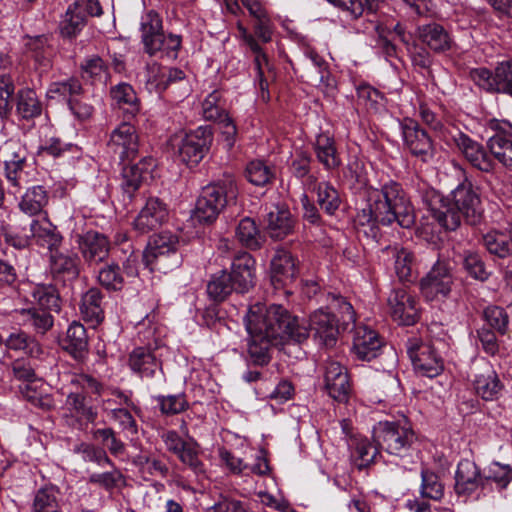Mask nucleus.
Masks as SVG:
<instances>
[{
  "label": "nucleus",
  "mask_w": 512,
  "mask_h": 512,
  "mask_svg": "<svg viewBox=\"0 0 512 512\" xmlns=\"http://www.w3.org/2000/svg\"><path fill=\"white\" fill-rule=\"evenodd\" d=\"M245 325L249 334L248 354L253 364L259 366L270 362L272 346L283 345L290 340L302 343L309 337L304 323L279 304L252 305L246 314Z\"/></svg>",
  "instance_id": "obj_1"
},
{
  "label": "nucleus",
  "mask_w": 512,
  "mask_h": 512,
  "mask_svg": "<svg viewBox=\"0 0 512 512\" xmlns=\"http://www.w3.org/2000/svg\"><path fill=\"white\" fill-rule=\"evenodd\" d=\"M393 222L409 229L416 222V214L402 185L389 180L380 189L370 190L367 203L356 214L355 223L359 232L378 242L381 235L379 223L390 225Z\"/></svg>",
  "instance_id": "obj_2"
},
{
  "label": "nucleus",
  "mask_w": 512,
  "mask_h": 512,
  "mask_svg": "<svg viewBox=\"0 0 512 512\" xmlns=\"http://www.w3.org/2000/svg\"><path fill=\"white\" fill-rule=\"evenodd\" d=\"M422 201L438 224L448 231H455L462 218L469 225H477L482 220L480 196L473 184L465 179L448 197L434 189L422 192Z\"/></svg>",
  "instance_id": "obj_3"
},
{
  "label": "nucleus",
  "mask_w": 512,
  "mask_h": 512,
  "mask_svg": "<svg viewBox=\"0 0 512 512\" xmlns=\"http://www.w3.org/2000/svg\"><path fill=\"white\" fill-rule=\"evenodd\" d=\"M238 195L235 179L231 175L212 182L202 188L195 205V218L200 223L214 222L230 201Z\"/></svg>",
  "instance_id": "obj_4"
},
{
  "label": "nucleus",
  "mask_w": 512,
  "mask_h": 512,
  "mask_svg": "<svg viewBox=\"0 0 512 512\" xmlns=\"http://www.w3.org/2000/svg\"><path fill=\"white\" fill-rule=\"evenodd\" d=\"M140 32L144 51L149 56L164 53L167 56L173 54L176 57L181 48V36L172 33L166 35L163 30L162 18L153 10L142 18Z\"/></svg>",
  "instance_id": "obj_5"
},
{
  "label": "nucleus",
  "mask_w": 512,
  "mask_h": 512,
  "mask_svg": "<svg viewBox=\"0 0 512 512\" xmlns=\"http://www.w3.org/2000/svg\"><path fill=\"white\" fill-rule=\"evenodd\" d=\"M416 440V434L408 424L380 421L373 428V441L390 455L407 456Z\"/></svg>",
  "instance_id": "obj_6"
},
{
  "label": "nucleus",
  "mask_w": 512,
  "mask_h": 512,
  "mask_svg": "<svg viewBox=\"0 0 512 512\" xmlns=\"http://www.w3.org/2000/svg\"><path fill=\"white\" fill-rule=\"evenodd\" d=\"M406 348L414 369L422 376L433 378L443 371L444 362L437 353L435 342H423L420 338L412 337L408 339Z\"/></svg>",
  "instance_id": "obj_7"
},
{
  "label": "nucleus",
  "mask_w": 512,
  "mask_h": 512,
  "mask_svg": "<svg viewBox=\"0 0 512 512\" xmlns=\"http://www.w3.org/2000/svg\"><path fill=\"white\" fill-rule=\"evenodd\" d=\"M454 284L452 268L449 262L437 260L429 272L420 279L419 289L427 301L449 296Z\"/></svg>",
  "instance_id": "obj_8"
},
{
  "label": "nucleus",
  "mask_w": 512,
  "mask_h": 512,
  "mask_svg": "<svg viewBox=\"0 0 512 512\" xmlns=\"http://www.w3.org/2000/svg\"><path fill=\"white\" fill-rule=\"evenodd\" d=\"M404 146L422 162L428 163L435 154L434 142L428 132L414 119L404 118L400 122Z\"/></svg>",
  "instance_id": "obj_9"
},
{
  "label": "nucleus",
  "mask_w": 512,
  "mask_h": 512,
  "mask_svg": "<svg viewBox=\"0 0 512 512\" xmlns=\"http://www.w3.org/2000/svg\"><path fill=\"white\" fill-rule=\"evenodd\" d=\"M108 152L121 163L132 162L139 153V136L134 125L122 122L110 134Z\"/></svg>",
  "instance_id": "obj_10"
},
{
  "label": "nucleus",
  "mask_w": 512,
  "mask_h": 512,
  "mask_svg": "<svg viewBox=\"0 0 512 512\" xmlns=\"http://www.w3.org/2000/svg\"><path fill=\"white\" fill-rule=\"evenodd\" d=\"M212 141L213 133L209 126H200L190 131L179 146L180 160L188 166H196L209 151Z\"/></svg>",
  "instance_id": "obj_11"
},
{
  "label": "nucleus",
  "mask_w": 512,
  "mask_h": 512,
  "mask_svg": "<svg viewBox=\"0 0 512 512\" xmlns=\"http://www.w3.org/2000/svg\"><path fill=\"white\" fill-rule=\"evenodd\" d=\"M49 271L56 284L70 286L80 276L81 259L77 253L59 249L49 253Z\"/></svg>",
  "instance_id": "obj_12"
},
{
  "label": "nucleus",
  "mask_w": 512,
  "mask_h": 512,
  "mask_svg": "<svg viewBox=\"0 0 512 512\" xmlns=\"http://www.w3.org/2000/svg\"><path fill=\"white\" fill-rule=\"evenodd\" d=\"M75 242L78 250L88 266L104 262L110 253L111 244L108 237L96 230H88L76 234Z\"/></svg>",
  "instance_id": "obj_13"
},
{
  "label": "nucleus",
  "mask_w": 512,
  "mask_h": 512,
  "mask_svg": "<svg viewBox=\"0 0 512 512\" xmlns=\"http://www.w3.org/2000/svg\"><path fill=\"white\" fill-rule=\"evenodd\" d=\"M451 140L472 167L485 173L494 170V160L481 143L459 130L451 135Z\"/></svg>",
  "instance_id": "obj_14"
},
{
  "label": "nucleus",
  "mask_w": 512,
  "mask_h": 512,
  "mask_svg": "<svg viewBox=\"0 0 512 512\" xmlns=\"http://www.w3.org/2000/svg\"><path fill=\"white\" fill-rule=\"evenodd\" d=\"M387 303L391 317L401 325H414L420 318L418 303L405 288H394Z\"/></svg>",
  "instance_id": "obj_15"
},
{
  "label": "nucleus",
  "mask_w": 512,
  "mask_h": 512,
  "mask_svg": "<svg viewBox=\"0 0 512 512\" xmlns=\"http://www.w3.org/2000/svg\"><path fill=\"white\" fill-rule=\"evenodd\" d=\"M298 274V264L292 253L279 248L270 261V280L275 289L292 284Z\"/></svg>",
  "instance_id": "obj_16"
},
{
  "label": "nucleus",
  "mask_w": 512,
  "mask_h": 512,
  "mask_svg": "<svg viewBox=\"0 0 512 512\" xmlns=\"http://www.w3.org/2000/svg\"><path fill=\"white\" fill-rule=\"evenodd\" d=\"M167 204L159 197H149L133 221V228L140 234L159 229L168 220Z\"/></svg>",
  "instance_id": "obj_17"
},
{
  "label": "nucleus",
  "mask_w": 512,
  "mask_h": 512,
  "mask_svg": "<svg viewBox=\"0 0 512 512\" xmlns=\"http://www.w3.org/2000/svg\"><path fill=\"white\" fill-rule=\"evenodd\" d=\"M153 166L154 160L146 157L134 164L131 162H128L127 164L123 163L120 188L123 193V200L125 204L132 203L136 192L141 187L146 175Z\"/></svg>",
  "instance_id": "obj_18"
},
{
  "label": "nucleus",
  "mask_w": 512,
  "mask_h": 512,
  "mask_svg": "<svg viewBox=\"0 0 512 512\" xmlns=\"http://www.w3.org/2000/svg\"><path fill=\"white\" fill-rule=\"evenodd\" d=\"M325 389L330 397L340 403H346L351 393V384L347 368L339 362L328 361L324 373Z\"/></svg>",
  "instance_id": "obj_19"
},
{
  "label": "nucleus",
  "mask_w": 512,
  "mask_h": 512,
  "mask_svg": "<svg viewBox=\"0 0 512 512\" xmlns=\"http://www.w3.org/2000/svg\"><path fill=\"white\" fill-rule=\"evenodd\" d=\"M255 264L253 256L246 251L234 256L231 272L228 275L231 277L237 293L248 292L254 286Z\"/></svg>",
  "instance_id": "obj_20"
},
{
  "label": "nucleus",
  "mask_w": 512,
  "mask_h": 512,
  "mask_svg": "<svg viewBox=\"0 0 512 512\" xmlns=\"http://www.w3.org/2000/svg\"><path fill=\"white\" fill-rule=\"evenodd\" d=\"M179 245V238L171 232H161L150 237L142 253V261L151 272L160 256L175 253Z\"/></svg>",
  "instance_id": "obj_21"
},
{
  "label": "nucleus",
  "mask_w": 512,
  "mask_h": 512,
  "mask_svg": "<svg viewBox=\"0 0 512 512\" xmlns=\"http://www.w3.org/2000/svg\"><path fill=\"white\" fill-rule=\"evenodd\" d=\"M129 366L142 378L165 379L161 360L147 347H137L131 352Z\"/></svg>",
  "instance_id": "obj_22"
},
{
  "label": "nucleus",
  "mask_w": 512,
  "mask_h": 512,
  "mask_svg": "<svg viewBox=\"0 0 512 512\" xmlns=\"http://www.w3.org/2000/svg\"><path fill=\"white\" fill-rule=\"evenodd\" d=\"M310 328L315 337L326 347H333L339 335V320L331 313L319 309L310 316Z\"/></svg>",
  "instance_id": "obj_23"
},
{
  "label": "nucleus",
  "mask_w": 512,
  "mask_h": 512,
  "mask_svg": "<svg viewBox=\"0 0 512 512\" xmlns=\"http://www.w3.org/2000/svg\"><path fill=\"white\" fill-rule=\"evenodd\" d=\"M383 342L378 333L366 326L355 329L352 350L362 361H371L379 356Z\"/></svg>",
  "instance_id": "obj_24"
},
{
  "label": "nucleus",
  "mask_w": 512,
  "mask_h": 512,
  "mask_svg": "<svg viewBox=\"0 0 512 512\" xmlns=\"http://www.w3.org/2000/svg\"><path fill=\"white\" fill-rule=\"evenodd\" d=\"M265 230L270 238L274 240H282L292 234L296 224L289 208L285 205H277L265 218Z\"/></svg>",
  "instance_id": "obj_25"
},
{
  "label": "nucleus",
  "mask_w": 512,
  "mask_h": 512,
  "mask_svg": "<svg viewBox=\"0 0 512 512\" xmlns=\"http://www.w3.org/2000/svg\"><path fill=\"white\" fill-rule=\"evenodd\" d=\"M473 388L476 395L484 401H496L502 396L504 384L492 365L486 364L475 375Z\"/></svg>",
  "instance_id": "obj_26"
},
{
  "label": "nucleus",
  "mask_w": 512,
  "mask_h": 512,
  "mask_svg": "<svg viewBox=\"0 0 512 512\" xmlns=\"http://www.w3.org/2000/svg\"><path fill=\"white\" fill-rule=\"evenodd\" d=\"M312 148L317 161L323 166L324 170L333 172L341 167V155L337 149L335 138L329 133L322 132L318 134Z\"/></svg>",
  "instance_id": "obj_27"
},
{
  "label": "nucleus",
  "mask_w": 512,
  "mask_h": 512,
  "mask_svg": "<svg viewBox=\"0 0 512 512\" xmlns=\"http://www.w3.org/2000/svg\"><path fill=\"white\" fill-rule=\"evenodd\" d=\"M416 36L435 53L446 52L451 49L453 44L448 31L436 22L419 25L416 29Z\"/></svg>",
  "instance_id": "obj_28"
},
{
  "label": "nucleus",
  "mask_w": 512,
  "mask_h": 512,
  "mask_svg": "<svg viewBox=\"0 0 512 512\" xmlns=\"http://www.w3.org/2000/svg\"><path fill=\"white\" fill-rule=\"evenodd\" d=\"M484 488V478L481 477L477 465L468 459L461 460L455 474V492L466 496L474 492L479 486Z\"/></svg>",
  "instance_id": "obj_29"
},
{
  "label": "nucleus",
  "mask_w": 512,
  "mask_h": 512,
  "mask_svg": "<svg viewBox=\"0 0 512 512\" xmlns=\"http://www.w3.org/2000/svg\"><path fill=\"white\" fill-rule=\"evenodd\" d=\"M60 344L74 359L83 361L89 352L88 336L85 327L80 322H72Z\"/></svg>",
  "instance_id": "obj_30"
},
{
  "label": "nucleus",
  "mask_w": 512,
  "mask_h": 512,
  "mask_svg": "<svg viewBox=\"0 0 512 512\" xmlns=\"http://www.w3.org/2000/svg\"><path fill=\"white\" fill-rule=\"evenodd\" d=\"M15 113L21 121H33L43 112V103L36 91L29 87L19 89L15 94Z\"/></svg>",
  "instance_id": "obj_31"
},
{
  "label": "nucleus",
  "mask_w": 512,
  "mask_h": 512,
  "mask_svg": "<svg viewBox=\"0 0 512 512\" xmlns=\"http://www.w3.org/2000/svg\"><path fill=\"white\" fill-rule=\"evenodd\" d=\"M104 296L97 287H92L82 294L79 310L82 318L93 326L99 325L105 318Z\"/></svg>",
  "instance_id": "obj_32"
},
{
  "label": "nucleus",
  "mask_w": 512,
  "mask_h": 512,
  "mask_svg": "<svg viewBox=\"0 0 512 512\" xmlns=\"http://www.w3.org/2000/svg\"><path fill=\"white\" fill-rule=\"evenodd\" d=\"M347 445L350 450L351 460L359 470L370 466L379 454L380 447L376 443L373 445L363 435L351 436V440H348Z\"/></svg>",
  "instance_id": "obj_33"
},
{
  "label": "nucleus",
  "mask_w": 512,
  "mask_h": 512,
  "mask_svg": "<svg viewBox=\"0 0 512 512\" xmlns=\"http://www.w3.org/2000/svg\"><path fill=\"white\" fill-rule=\"evenodd\" d=\"M31 238L36 240V243L41 246H46L49 253L59 250L63 236L58 231L57 227L49 221L40 222L32 220L29 225Z\"/></svg>",
  "instance_id": "obj_34"
},
{
  "label": "nucleus",
  "mask_w": 512,
  "mask_h": 512,
  "mask_svg": "<svg viewBox=\"0 0 512 512\" xmlns=\"http://www.w3.org/2000/svg\"><path fill=\"white\" fill-rule=\"evenodd\" d=\"M386 251L394 259V269L397 277L402 282H411L416 277L415 255L408 248L402 246H389Z\"/></svg>",
  "instance_id": "obj_35"
},
{
  "label": "nucleus",
  "mask_w": 512,
  "mask_h": 512,
  "mask_svg": "<svg viewBox=\"0 0 512 512\" xmlns=\"http://www.w3.org/2000/svg\"><path fill=\"white\" fill-rule=\"evenodd\" d=\"M23 324L32 328L36 335H45L54 325V317L50 311L31 306L16 310Z\"/></svg>",
  "instance_id": "obj_36"
},
{
  "label": "nucleus",
  "mask_w": 512,
  "mask_h": 512,
  "mask_svg": "<svg viewBox=\"0 0 512 512\" xmlns=\"http://www.w3.org/2000/svg\"><path fill=\"white\" fill-rule=\"evenodd\" d=\"M3 345L12 351H24L29 357L38 358L43 349L40 343L32 335L21 329H15L4 340Z\"/></svg>",
  "instance_id": "obj_37"
},
{
  "label": "nucleus",
  "mask_w": 512,
  "mask_h": 512,
  "mask_svg": "<svg viewBox=\"0 0 512 512\" xmlns=\"http://www.w3.org/2000/svg\"><path fill=\"white\" fill-rule=\"evenodd\" d=\"M236 237L239 242L250 250H259L265 243L263 236L254 219L250 217L242 218L236 227Z\"/></svg>",
  "instance_id": "obj_38"
},
{
  "label": "nucleus",
  "mask_w": 512,
  "mask_h": 512,
  "mask_svg": "<svg viewBox=\"0 0 512 512\" xmlns=\"http://www.w3.org/2000/svg\"><path fill=\"white\" fill-rule=\"evenodd\" d=\"M48 201L49 196L45 187L36 185L28 188L21 197L19 208L23 213L35 216L42 212Z\"/></svg>",
  "instance_id": "obj_39"
},
{
  "label": "nucleus",
  "mask_w": 512,
  "mask_h": 512,
  "mask_svg": "<svg viewBox=\"0 0 512 512\" xmlns=\"http://www.w3.org/2000/svg\"><path fill=\"white\" fill-rule=\"evenodd\" d=\"M233 291L236 292V287L227 270H221L211 275L206 287L209 298L217 303L225 301Z\"/></svg>",
  "instance_id": "obj_40"
},
{
  "label": "nucleus",
  "mask_w": 512,
  "mask_h": 512,
  "mask_svg": "<svg viewBox=\"0 0 512 512\" xmlns=\"http://www.w3.org/2000/svg\"><path fill=\"white\" fill-rule=\"evenodd\" d=\"M110 94L117 105L132 117L140 111V101L133 87L127 83H120L111 88Z\"/></svg>",
  "instance_id": "obj_41"
},
{
  "label": "nucleus",
  "mask_w": 512,
  "mask_h": 512,
  "mask_svg": "<svg viewBox=\"0 0 512 512\" xmlns=\"http://www.w3.org/2000/svg\"><path fill=\"white\" fill-rule=\"evenodd\" d=\"M37 308H41L52 313H59L62 308L60 293L55 285H38L32 293Z\"/></svg>",
  "instance_id": "obj_42"
},
{
  "label": "nucleus",
  "mask_w": 512,
  "mask_h": 512,
  "mask_svg": "<svg viewBox=\"0 0 512 512\" xmlns=\"http://www.w3.org/2000/svg\"><path fill=\"white\" fill-rule=\"evenodd\" d=\"M32 512H61L59 489L54 485H45L35 492Z\"/></svg>",
  "instance_id": "obj_43"
},
{
  "label": "nucleus",
  "mask_w": 512,
  "mask_h": 512,
  "mask_svg": "<svg viewBox=\"0 0 512 512\" xmlns=\"http://www.w3.org/2000/svg\"><path fill=\"white\" fill-rule=\"evenodd\" d=\"M201 449L194 440H189L188 444L176 455L178 460L189 468L197 477H206L205 464L200 458Z\"/></svg>",
  "instance_id": "obj_44"
},
{
  "label": "nucleus",
  "mask_w": 512,
  "mask_h": 512,
  "mask_svg": "<svg viewBox=\"0 0 512 512\" xmlns=\"http://www.w3.org/2000/svg\"><path fill=\"white\" fill-rule=\"evenodd\" d=\"M329 3L347 12L353 19H358L364 14H375L381 0H327Z\"/></svg>",
  "instance_id": "obj_45"
},
{
  "label": "nucleus",
  "mask_w": 512,
  "mask_h": 512,
  "mask_svg": "<svg viewBox=\"0 0 512 512\" xmlns=\"http://www.w3.org/2000/svg\"><path fill=\"white\" fill-rule=\"evenodd\" d=\"M86 18L83 14V4L74 2L66 11L65 19L61 23V34L64 37H75L85 26Z\"/></svg>",
  "instance_id": "obj_46"
},
{
  "label": "nucleus",
  "mask_w": 512,
  "mask_h": 512,
  "mask_svg": "<svg viewBox=\"0 0 512 512\" xmlns=\"http://www.w3.org/2000/svg\"><path fill=\"white\" fill-rule=\"evenodd\" d=\"M317 203L329 216H333L339 210L342 199L338 190L328 181L317 185Z\"/></svg>",
  "instance_id": "obj_47"
},
{
  "label": "nucleus",
  "mask_w": 512,
  "mask_h": 512,
  "mask_svg": "<svg viewBox=\"0 0 512 512\" xmlns=\"http://www.w3.org/2000/svg\"><path fill=\"white\" fill-rule=\"evenodd\" d=\"M462 267L469 277L480 282L487 281L491 275L486 267L483 256L476 251H463Z\"/></svg>",
  "instance_id": "obj_48"
},
{
  "label": "nucleus",
  "mask_w": 512,
  "mask_h": 512,
  "mask_svg": "<svg viewBox=\"0 0 512 512\" xmlns=\"http://www.w3.org/2000/svg\"><path fill=\"white\" fill-rule=\"evenodd\" d=\"M98 283L107 291H121L125 286V276L117 263L106 264L98 271Z\"/></svg>",
  "instance_id": "obj_49"
},
{
  "label": "nucleus",
  "mask_w": 512,
  "mask_h": 512,
  "mask_svg": "<svg viewBox=\"0 0 512 512\" xmlns=\"http://www.w3.org/2000/svg\"><path fill=\"white\" fill-rule=\"evenodd\" d=\"M487 148L503 166L512 168V136L492 135L487 141Z\"/></svg>",
  "instance_id": "obj_50"
},
{
  "label": "nucleus",
  "mask_w": 512,
  "mask_h": 512,
  "mask_svg": "<svg viewBox=\"0 0 512 512\" xmlns=\"http://www.w3.org/2000/svg\"><path fill=\"white\" fill-rule=\"evenodd\" d=\"M483 244L490 254L506 258L512 254V237L498 231L483 236Z\"/></svg>",
  "instance_id": "obj_51"
},
{
  "label": "nucleus",
  "mask_w": 512,
  "mask_h": 512,
  "mask_svg": "<svg viewBox=\"0 0 512 512\" xmlns=\"http://www.w3.org/2000/svg\"><path fill=\"white\" fill-rule=\"evenodd\" d=\"M326 302L329 309L338 312L339 318L337 320H339V322H341L344 326L347 327L350 324L355 323L356 313L353 309V306L341 294L336 292L326 293Z\"/></svg>",
  "instance_id": "obj_52"
},
{
  "label": "nucleus",
  "mask_w": 512,
  "mask_h": 512,
  "mask_svg": "<svg viewBox=\"0 0 512 512\" xmlns=\"http://www.w3.org/2000/svg\"><path fill=\"white\" fill-rule=\"evenodd\" d=\"M469 79L481 90L490 94H500L496 68L492 72L486 67L473 68L469 71Z\"/></svg>",
  "instance_id": "obj_53"
},
{
  "label": "nucleus",
  "mask_w": 512,
  "mask_h": 512,
  "mask_svg": "<svg viewBox=\"0 0 512 512\" xmlns=\"http://www.w3.org/2000/svg\"><path fill=\"white\" fill-rule=\"evenodd\" d=\"M150 68L155 72V74L153 76H149L147 82L154 84L158 91H163L167 89L171 83H175L185 78L184 71L179 68H161L157 64H153Z\"/></svg>",
  "instance_id": "obj_54"
},
{
  "label": "nucleus",
  "mask_w": 512,
  "mask_h": 512,
  "mask_svg": "<svg viewBox=\"0 0 512 512\" xmlns=\"http://www.w3.org/2000/svg\"><path fill=\"white\" fill-rule=\"evenodd\" d=\"M482 318L499 335H505L509 328V315L503 307L487 306L482 312Z\"/></svg>",
  "instance_id": "obj_55"
},
{
  "label": "nucleus",
  "mask_w": 512,
  "mask_h": 512,
  "mask_svg": "<svg viewBox=\"0 0 512 512\" xmlns=\"http://www.w3.org/2000/svg\"><path fill=\"white\" fill-rule=\"evenodd\" d=\"M245 175L247 180L255 186H264L270 183L275 173L270 166L262 160H253L248 163Z\"/></svg>",
  "instance_id": "obj_56"
},
{
  "label": "nucleus",
  "mask_w": 512,
  "mask_h": 512,
  "mask_svg": "<svg viewBox=\"0 0 512 512\" xmlns=\"http://www.w3.org/2000/svg\"><path fill=\"white\" fill-rule=\"evenodd\" d=\"M420 494L423 498L440 501L444 496V485L437 474L430 470H422Z\"/></svg>",
  "instance_id": "obj_57"
},
{
  "label": "nucleus",
  "mask_w": 512,
  "mask_h": 512,
  "mask_svg": "<svg viewBox=\"0 0 512 512\" xmlns=\"http://www.w3.org/2000/svg\"><path fill=\"white\" fill-rule=\"evenodd\" d=\"M69 409L77 416L88 422H94L97 418L96 410L89 405L88 398L84 392H72L67 396Z\"/></svg>",
  "instance_id": "obj_58"
},
{
  "label": "nucleus",
  "mask_w": 512,
  "mask_h": 512,
  "mask_svg": "<svg viewBox=\"0 0 512 512\" xmlns=\"http://www.w3.org/2000/svg\"><path fill=\"white\" fill-rule=\"evenodd\" d=\"M80 91H82L80 81L76 78H69L66 81L52 83L46 92V96L49 99L62 98L69 103L70 98Z\"/></svg>",
  "instance_id": "obj_59"
},
{
  "label": "nucleus",
  "mask_w": 512,
  "mask_h": 512,
  "mask_svg": "<svg viewBox=\"0 0 512 512\" xmlns=\"http://www.w3.org/2000/svg\"><path fill=\"white\" fill-rule=\"evenodd\" d=\"M202 108L204 118L209 121H217L228 115L224 108L222 93L218 90H214L205 98Z\"/></svg>",
  "instance_id": "obj_60"
},
{
  "label": "nucleus",
  "mask_w": 512,
  "mask_h": 512,
  "mask_svg": "<svg viewBox=\"0 0 512 512\" xmlns=\"http://www.w3.org/2000/svg\"><path fill=\"white\" fill-rule=\"evenodd\" d=\"M357 98L359 104L365 106L367 110L378 111L383 106L384 95L367 83L357 87Z\"/></svg>",
  "instance_id": "obj_61"
},
{
  "label": "nucleus",
  "mask_w": 512,
  "mask_h": 512,
  "mask_svg": "<svg viewBox=\"0 0 512 512\" xmlns=\"http://www.w3.org/2000/svg\"><path fill=\"white\" fill-rule=\"evenodd\" d=\"M76 453L82 454L84 461L94 462L99 466L108 465L114 467V463L108 457L104 448L89 443H80L74 448Z\"/></svg>",
  "instance_id": "obj_62"
},
{
  "label": "nucleus",
  "mask_w": 512,
  "mask_h": 512,
  "mask_svg": "<svg viewBox=\"0 0 512 512\" xmlns=\"http://www.w3.org/2000/svg\"><path fill=\"white\" fill-rule=\"evenodd\" d=\"M160 411L164 415L179 414L189 408L185 394L159 395L156 398Z\"/></svg>",
  "instance_id": "obj_63"
},
{
  "label": "nucleus",
  "mask_w": 512,
  "mask_h": 512,
  "mask_svg": "<svg viewBox=\"0 0 512 512\" xmlns=\"http://www.w3.org/2000/svg\"><path fill=\"white\" fill-rule=\"evenodd\" d=\"M15 91L12 77L7 74L0 75V117L7 119L12 111L11 98Z\"/></svg>",
  "instance_id": "obj_64"
}]
</instances>
